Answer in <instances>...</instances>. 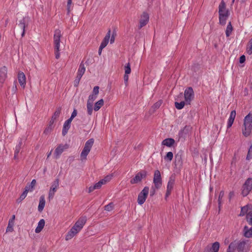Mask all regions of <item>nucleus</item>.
Here are the masks:
<instances>
[{"instance_id": "nucleus-56", "label": "nucleus", "mask_w": 252, "mask_h": 252, "mask_svg": "<svg viewBox=\"0 0 252 252\" xmlns=\"http://www.w3.org/2000/svg\"><path fill=\"white\" fill-rule=\"evenodd\" d=\"M161 104V102L160 101H159L157 102H156L154 105V107L155 108H158L159 107V106H160Z\"/></svg>"}, {"instance_id": "nucleus-55", "label": "nucleus", "mask_w": 252, "mask_h": 252, "mask_svg": "<svg viewBox=\"0 0 252 252\" xmlns=\"http://www.w3.org/2000/svg\"><path fill=\"white\" fill-rule=\"evenodd\" d=\"M245 60H246L245 56L244 55H242L240 58L239 62L241 63H242L245 62Z\"/></svg>"}, {"instance_id": "nucleus-23", "label": "nucleus", "mask_w": 252, "mask_h": 252, "mask_svg": "<svg viewBox=\"0 0 252 252\" xmlns=\"http://www.w3.org/2000/svg\"><path fill=\"white\" fill-rule=\"evenodd\" d=\"M244 236L246 238L252 237V227L249 228L248 226H245L243 230Z\"/></svg>"}, {"instance_id": "nucleus-18", "label": "nucleus", "mask_w": 252, "mask_h": 252, "mask_svg": "<svg viewBox=\"0 0 252 252\" xmlns=\"http://www.w3.org/2000/svg\"><path fill=\"white\" fill-rule=\"evenodd\" d=\"M236 111L235 110H233L231 112L230 116L227 121V128H229L231 127L233 122L234 121L235 117H236Z\"/></svg>"}, {"instance_id": "nucleus-43", "label": "nucleus", "mask_w": 252, "mask_h": 252, "mask_svg": "<svg viewBox=\"0 0 252 252\" xmlns=\"http://www.w3.org/2000/svg\"><path fill=\"white\" fill-rule=\"evenodd\" d=\"M59 185V179H56L53 183L52 184L51 188H53L57 190V189Z\"/></svg>"}, {"instance_id": "nucleus-25", "label": "nucleus", "mask_w": 252, "mask_h": 252, "mask_svg": "<svg viewBox=\"0 0 252 252\" xmlns=\"http://www.w3.org/2000/svg\"><path fill=\"white\" fill-rule=\"evenodd\" d=\"M45 225V220L43 219H41L39 220L37 226L35 229V232L36 233H38L41 231Z\"/></svg>"}, {"instance_id": "nucleus-21", "label": "nucleus", "mask_w": 252, "mask_h": 252, "mask_svg": "<svg viewBox=\"0 0 252 252\" xmlns=\"http://www.w3.org/2000/svg\"><path fill=\"white\" fill-rule=\"evenodd\" d=\"M110 36H111V31H110V30H109L106 35H105V36L104 37V39H103V40L102 41V42L100 44L101 48L102 47L105 48L107 46V45L108 44V43L109 42V39L110 38Z\"/></svg>"}, {"instance_id": "nucleus-33", "label": "nucleus", "mask_w": 252, "mask_h": 252, "mask_svg": "<svg viewBox=\"0 0 252 252\" xmlns=\"http://www.w3.org/2000/svg\"><path fill=\"white\" fill-rule=\"evenodd\" d=\"M56 191L57 189L50 188L48 194V199L49 200H51L53 198L55 193L56 192Z\"/></svg>"}, {"instance_id": "nucleus-30", "label": "nucleus", "mask_w": 252, "mask_h": 252, "mask_svg": "<svg viewBox=\"0 0 252 252\" xmlns=\"http://www.w3.org/2000/svg\"><path fill=\"white\" fill-rule=\"evenodd\" d=\"M93 111V103L87 102V111L89 115H92Z\"/></svg>"}, {"instance_id": "nucleus-54", "label": "nucleus", "mask_w": 252, "mask_h": 252, "mask_svg": "<svg viewBox=\"0 0 252 252\" xmlns=\"http://www.w3.org/2000/svg\"><path fill=\"white\" fill-rule=\"evenodd\" d=\"M128 74H125L124 75V82L126 84V85L127 84V82H128Z\"/></svg>"}, {"instance_id": "nucleus-19", "label": "nucleus", "mask_w": 252, "mask_h": 252, "mask_svg": "<svg viewBox=\"0 0 252 252\" xmlns=\"http://www.w3.org/2000/svg\"><path fill=\"white\" fill-rule=\"evenodd\" d=\"M175 143V141L174 139L172 138H168L163 140L162 142V145L168 147H172Z\"/></svg>"}, {"instance_id": "nucleus-58", "label": "nucleus", "mask_w": 252, "mask_h": 252, "mask_svg": "<svg viewBox=\"0 0 252 252\" xmlns=\"http://www.w3.org/2000/svg\"><path fill=\"white\" fill-rule=\"evenodd\" d=\"M94 189H96L94 185L93 186H91L89 188V192H91L93 191H94Z\"/></svg>"}, {"instance_id": "nucleus-7", "label": "nucleus", "mask_w": 252, "mask_h": 252, "mask_svg": "<svg viewBox=\"0 0 252 252\" xmlns=\"http://www.w3.org/2000/svg\"><path fill=\"white\" fill-rule=\"evenodd\" d=\"M149 189L145 187L139 193L137 198V202L139 205H142L146 201L149 193Z\"/></svg>"}, {"instance_id": "nucleus-52", "label": "nucleus", "mask_w": 252, "mask_h": 252, "mask_svg": "<svg viewBox=\"0 0 252 252\" xmlns=\"http://www.w3.org/2000/svg\"><path fill=\"white\" fill-rule=\"evenodd\" d=\"M35 184H36V180L35 179H33L30 185H29L31 187V190H33Z\"/></svg>"}, {"instance_id": "nucleus-4", "label": "nucleus", "mask_w": 252, "mask_h": 252, "mask_svg": "<svg viewBox=\"0 0 252 252\" xmlns=\"http://www.w3.org/2000/svg\"><path fill=\"white\" fill-rule=\"evenodd\" d=\"M62 33L59 29L55 30L54 34V46L55 58L58 59L60 57V39L62 37Z\"/></svg>"}, {"instance_id": "nucleus-36", "label": "nucleus", "mask_w": 252, "mask_h": 252, "mask_svg": "<svg viewBox=\"0 0 252 252\" xmlns=\"http://www.w3.org/2000/svg\"><path fill=\"white\" fill-rule=\"evenodd\" d=\"M246 219L249 224L252 225V211L247 214Z\"/></svg>"}, {"instance_id": "nucleus-42", "label": "nucleus", "mask_w": 252, "mask_h": 252, "mask_svg": "<svg viewBox=\"0 0 252 252\" xmlns=\"http://www.w3.org/2000/svg\"><path fill=\"white\" fill-rule=\"evenodd\" d=\"M114 207V204L113 203H110L108 205L105 206V210L107 211H111L113 210Z\"/></svg>"}, {"instance_id": "nucleus-20", "label": "nucleus", "mask_w": 252, "mask_h": 252, "mask_svg": "<svg viewBox=\"0 0 252 252\" xmlns=\"http://www.w3.org/2000/svg\"><path fill=\"white\" fill-rule=\"evenodd\" d=\"M72 121L69 120V119L65 121L64 123L63 131H62V134L63 136L65 135L66 133L68 132V129H69L70 127V124Z\"/></svg>"}, {"instance_id": "nucleus-35", "label": "nucleus", "mask_w": 252, "mask_h": 252, "mask_svg": "<svg viewBox=\"0 0 252 252\" xmlns=\"http://www.w3.org/2000/svg\"><path fill=\"white\" fill-rule=\"evenodd\" d=\"M18 26L22 29L23 32L22 33V36L23 37L25 35V25L24 20L23 19L19 21V24Z\"/></svg>"}, {"instance_id": "nucleus-17", "label": "nucleus", "mask_w": 252, "mask_h": 252, "mask_svg": "<svg viewBox=\"0 0 252 252\" xmlns=\"http://www.w3.org/2000/svg\"><path fill=\"white\" fill-rule=\"evenodd\" d=\"M86 71V68L85 67L84 64L83 62H82L79 66L78 71H77V75L78 80H80L85 73Z\"/></svg>"}, {"instance_id": "nucleus-3", "label": "nucleus", "mask_w": 252, "mask_h": 252, "mask_svg": "<svg viewBox=\"0 0 252 252\" xmlns=\"http://www.w3.org/2000/svg\"><path fill=\"white\" fill-rule=\"evenodd\" d=\"M219 23L221 25H224L228 18L229 12L226 7V4L223 0H222L219 6Z\"/></svg>"}, {"instance_id": "nucleus-63", "label": "nucleus", "mask_w": 252, "mask_h": 252, "mask_svg": "<svg viewBox=\"0 0 252 252\" xmlns=\"http://www.w3.org/2000/svg\"><path fill=\"white\" fill-rule=\"evenodd\" d=\"M233 195V192H230L229 193V197L231 198Z\"/></svg>"}, {"instance_id": "nucleus-2", "label": "nucleus", "mask_w": 252, "mask_h": 252, "mask_svg": "<svg viewBox=\"0 0 252 252\" xmlns=\"http://www.w3.org/2000/svg\"><path fill=\"white\" fill-rule=\"evenodd\" d=\"M242 134L248 137L252 134V114L249 113L244 118Z\"/></svg>"}, {"instance_id": "nucleus-64", "label": "nucleus", "mask_w": 252, "mask_h": 252, "mask_svg": "<svg viewBox=\"0 0 252 252\" xmlns=\"http://www.w3.org/2000/svg\"><path fill=\"white\" fill-rule=\"evenodd\" d=\"M52 151H50L47 155V158H49L51 155Z\"/></svg>"}, {"instance_id": "nucleus-51", "label": "nucleus", "mask_w": 252, "mask_h": 252, "mask_svg": "<svg viewBox=\"0 0 252 252\" xmlns=\"http://www.w3.org/2000/svg\"><path fill=\"white\" fill-rule=\"evenodd\" d=\"M17 90V83L16 81H15L14 82L13 86L12 87V92L13 94H15Z\"/></svg>"}, {"instance_id": "nucleus-62", "label": "nucleus", "mask_w": 252, "mask_h": 252, "mask_svg": "<svg viewBox=\"0 0 252 252\" xmlns=\"http://www.w3.org/2000/svg\"><path fill=\"white\" fill-rule=\"evenodd\" d=\"M103 48H102V47L101 48V45H100V46H99V49H98V54H99V55H101V52H102V49H103Z\"/></svg>"}, {"instance_id": "nucleus-44", "label": "nucleus", "mask_w": 252, "mask_h": 252, "mask_svg": "<svg viewBox=\"0 0 252 252\" xmlns=\"http://www.w3.org/2000/svg\"><path fill=\"white\" fill-rule=\"evenodd\" d=\"M252 158V146H251L249 149L246 159L247 160H250Z\"/></svg>"}, {"instance_id": "nucleus-46", "label": "nucleus", "mask_w": 252, "mask_h": 252, "mask_svg": "<svg viewBox=\"0 0 252 252\" xmlns=\"http://www.w3.org/2000/svg\"><path fill=\"white\" fill-rule=\"evenodd\" d=\"M105 185V184L103 183V182L101 180L99 182L96 183L94 185V186H95L96 189H99L101 187L102 185Z\"/></svg>"}, {"instance_id": "nucleus-5", "label": "nucleus", "mask_w": 252, "mask_h": 252, "mask_svg": "<svg viewBox=\"0 0 252 252\" xmlns=\"http://www.w3.org/2000/svg\"><path fill=\"white\" fill-rule=\"evenodd\" d=\"M94 142V140L93 139H90L85 143L84 147L80 155L81 160H83L86 159L87 156L90 153L91 149L93 145Z\"/></svg>"}, {"instance_id": "nucleus-59", "label": "nucleus", "mask_w": 252, "mask_h": 252, "mask_svg": "<svg viewBox=\"0 0 252 252\" xmlns=\"http://www.w3.org/2000/svg\"><path fill=\"white\" fill-rule=\"evenodd\" d=\"M25 190H27V193H28L29 191H32L33 190H31V187L29 185H27L25 188Z\"/></svg>"}, {"instance_id": "nucleus-27", "label": "nucleus", "mask_w": 252, "mask_h": 252, "mask_svg": "<svg viewBox=\"0 0 252 252\" xmlns=\"http://www.w3.org/2000/svg\"><path fill=\"white\" fill-rule=\"evenodd\" d=\"M104 101L103 99H100L97 102H96L94 105V109L95 111H98L100 108L103 105Z\"/></svg>"}, {"instance_id": "nucleus-47", "label": "nucleus", "mask_w": 252, "mask_h": 252, "mask_svg": "<svg viewBox=\"0 0 252 252\" xmlns=\"http://www.w3.org/2000/svg\"><path fill=\"white\" fill-rule=\"evenodd\" d=\"M99 93V87L95 86L93 90L92 94L97 95Z\"/></svg>"}, {"instance_id": "nucleus-60", "label": "nucleus", "mask_w": 252, "mask_h": 252, "mask_svg": "<svg viewBox=\"0 0 252 252\" xmlns=\"http://www.w3.org/2000/svg\"><path fill=\"white\" fill-rule=\"evenodd\" d=\"M114 41H115V35H114V34H113L111 37L110 43H114Z\"/></svg>"}, {"instance_id": "nucleus-38", "label": "nucleus", "mask_w": 252, "mask_h": 252, "mask_svg": "<svg viewBox=\"0 0 252 252\" xmlns=\"http://www.w3.org/2000/svg\"><path fill=\"white\" fill-rule=\"evenodd\" d=\"M97 95L91 94L89 96L87 102L90 103H94V101L96 99Z\"/></svg>"}, {"instance_id": "nucleus-48", "label": "nucleus", "mask_w": 252, "mask_h": 252, "mask_svg": "<svg viewBox=\"0 0 252 252\" xmlns=\"http://www.w3.org/2000/svg\"><path fill=\"white\" fill-rule=\"evenodd\" d=\"M77 110L76 109H74L73 111L71 114V117H70V118H69V119L72 121V120L77 116Z\"/></svg>"}, {"instance_id": "nucleus-37", "label": "nucleus", "mask_w": 252, "mask_h": 252, "mask_svg": "<svg viewBox=\"0 0 252 252\" xmlns=\"http://www.w3.org/2000/svg\"><path fill=\"white\" fill-rule=\"evenodd\" d=\"M185 104V102L184 101H181L180 102H176L175 103L176 108L179 110L182 109L184 107Z\"/></svg>"}, {"instance_id": "nucleus-49", "label": "nucleus", "mask_w": 252, "mask_h": 252, "mask_svg": "<svg viewBox=\"0 0 252 252\" xmlns=\"http://www.w3.org/2000/svg\"><path fill=\"white\" fill-rule=\"evenodd\" d=\"M52 125H53V124H52V123H50L49 126L47 127V128H46L44 130V133H47L50 132L52 130Z\"/></svg>"}, {"instance_id": "nucleus-9", "label": "nucleus", "mask_w": 252, "mask_h": 252, "mask_svg": "<svg viewBox=\"0 0 252 252\" xmlns=\"http://www.w3.org/2000/svg\"><path fill=\"white\" fill-rule=\"evenodd\" d=\"M87 221V218L85 216L80 217L75 224L73 226V228L78 233L83 227Z\"/></svg>"}, {"instance_id": "nucleus-11", "label": "nucleus", "mask_w": 252, "mask_h": 252, "mask_svg": "<svg viewBox=\"0 0 252 252\" xmlns=\"http://www.w3.org/2000/svg\"><path fill=\"white\" fill-rule=\"evenodd\" d=\"M153 182L156 189H159L161 187L162 180L161 174L160 171L158 170L155 171Z\"/></svg>"}, {"instance_id": "nucleus-24", "label": "nucleus", "mask_w": 252, "mask_h": 252, "mask_svg": "<svg viewBox=\"0 0 252 252\" xmlns=\"http://www.w3.org/2000/svg\"><path fill=\"white\" fill-rule=\"evenodd\" d=\"M77 233L78 232L74 229V228L72 227L66 235V240H68L72 239Z\"/></svg>"}, {"instance_id": "nucleus-1", "label": "nucleus", "mask_w": 252, "mask_h": 252, "mask_svg": "<svg viewBox=\"0 0 252 252\" xmlns=\"http://www.w3.org/2000/svg\"><path fill=\"white\" fill-rule=\"evenodd\" d=\"M251 248L249 240H240L232 242L229 245L227 252H233L235 249L238 252H249Z\"/></svg>"}, {"instance_id": "nucleus-32", "label": "nucleus", "mask_w": 252, "mask_h": 252, "mask_svg": "<svg viewBox=\"0 0 252 252\" xmlns=\"http://www.w3.org/2000/svg\"><path fill=\"white\" fill-rule=\"evenodd\" d=\"M174 162L176 165H181L182 164V158L181 155L177 154L175 156Z\"/></svg>"}, {"instance_id": "nucleus-26", "label": "nucleus", "mask_w": 252, "mask_h": 252, "mask_svg": "<svg viewBox=\"0 0 252 252\" xmlns=\"http://www.w3.org/2000/svg\"><path fill=\"white\" fill-rule=\"evenodd\" d=\"M45 205V200L44 196H40L39 198V203L38 206V210L39 212L43 211Z\"/></svg>"}, {"instance_id": "nucleus-16", "label": "nucleus", "mask_w": 252, "mask_h": 252, "mask_svg": "<svg viewBox=\"0 0 252 252\" xmlns=\"http://www.w3.org/2000/svg\"><path fill=\"white\" fill-rule=\"evenodd\" d=\"M18 80L21 86L23 88H25L26 84V76L23 72H19L18 73Z\"/></svg>"}, {"instance_id": "nucleus-14", "label": "nucleus", "mask_w": 252, "mask_h": 252, "mask_svg": "<svg viewBox=\"0 0 252 252\" xmlns=\"http://www.w3.org/2000/svg\"><path fill=\"white\" fill-rule=\"evenodd\" d=\"M146 172L145 171H142L138 172L135 177L131 179L130 182L131 184H137L140 182L142 179L146 178Z\"/></svg>"}, {"instance_id": "nucleus-28", "label": "nucleus", "mask_w": 252, "mask_h": 252, "mask_svg": "<svg viewBox=\"0 0 252 252\" xmlns=\"http://www.w3.org/2000/svg\"><path fill=\"white\" fill-rule=\"evenodd\" d=\"M61 108H58L56 110L52 117V119L50 121V123H52V124H53L54 123L55 121L60 116V115L61 114Z\"/></svg>"}, {"instance_id": "nucleus-40", "label": "nucleus", "mask_w": 252, "mask_h": 252, "mask_svg": "<svg viewBox=\"0 0 252 252\" xmlns=\"http://www.w3.org/2000/svg\"><path fill=\"white\" fill-rule=\"evenodd\" d=\"M131 72V68L129 63H127L125 66V74H129Z\"/></svg>"}, {"instance_id": "nucleus-15", "label": "nucleus", "mask_w": 252, "mask_h": 252, "mask_svg": "<svg viewBox=\"0 0 252 252\" xmlns=\"http://www.w3.org/2000/svg\"><path fill=\"white\" fill-rule=\"evenodd\" d=\"M149 20V17L148 13L146 12H143L140 17L138 28L140 29L142 27H144L145 26H146Z\"/></svg>"}, {"instance_id": "nucleus-12", "label": "nucleus", "mask_w": 252, "mask_h": 252, "mask_svg": "<svg viewBox=\"0 0 252 252\" xmlns=\"http://www.w3.org/2000/svg\"><path fill=\"white\" fill-rule=\"evenodd\" d=\"M7 77V68L5 66H3L0 68V89L3 86Z\"/></svg>"}, {"instance_id": "nucleus-29", "label": "nucleus", "mask_w": 252, "mask_h": 252, "mask_svg": "<svg viewBox=\"0 0 252 252\" xmlns=\"http://www.w3.org/2000/svg\"><path fill=\"white\" fill-rule=\"evenodd\" d=\"M233 31V27L230 22L228 23L225 30V34L226 37H229Z\"/></svg>"}, {"instance_id": "nucleus-61", "label": "nucleus", "mask_w": 252, "mask_h": 252, "mask_svg": "<svg viewBox=\"0 0 252 252\" xmlns=\"http://www.w3.org/2000/svg\"><path fill=\"white\" fill-rule=\"evenodd\" d=\"M80 80H78V76H76V78L74 81V85L75 86H77L78 85V84H79V82L80 81Z\"/></svg>"}, {"instance_id": "nucleus-41", "label": "nucleus", "mask_w": 252, "mask_h": 252, "mask_svg": "<svg viewBox=\"0 0 252 252\" xmlns=\"http://www.w3.org/2000/svg\"><path fill=\"white\" fill-rule=\"evenodd\" d=\"M112 178V175H108L105 177L101 181L104 184H106L107 182H109Z\"/></svg>"}, {"instance_id": "nucleus-39", "label": "nucleus", "mask_w": 252, "mask_h": 252, "mask_svg": "<svg viewBox=\"0 0 252 252\" xmlns=\"http://www.w3.org/2000/svg\"><path fill=\"white\" fill-rule=\"evenodd\" d=\"M248 210H249L248 206L247 205V206L243 207L241 208V211L240 215L242 216L245 215V214H246L247 213Z\"/></svg>"}, {"instance_id": "nucleus-45", "label": "nucleus", "mask_w": 252, "mask_h": 252, "mask_svg": "<svg viewBox=\"0 0 252 252\" xmlns=\"http://www.w3.org/2000/svg\"><path fill=\"white\" fill-rule=\"evenodd\" d=\"M224 195V192L223 190L221 191L219 194V198H218L219 207H220V206L221 201V199L223 198Z\"/></svg>"}, {"instance_id": "nucleus-13", "label": "nucleus", "mask_w": 252, "mask_h": 252, "mask_svg": "<svg viewBox=\"0 0 252 252\" xmlns=\"http://www.w3.org/2000/svg\"><path fill=\"white\" fill-rule=\"evenodd\" d=\"M68 148V145L67 144H60L55 149L54 152V155L55 158L58 159L60 158L61 154L66 149Z\"/></svg>"}, {"instance_id": "nucleus-31", "label": "nucleus", "mask_w": 252, "mask_h": 252, "mask_svg": "<svg viewBox=\"0 0 252 252\" xmlns=\"http://www.w3.org/2000/svg\"><path fill=\"white\" fill-rule=\"evenodd\" d=\"M173 158V154L171 152H168L164 157V159L165 161H171Z\"/></svg>"}, {"instance_id": "nucleus-10", "label": "nucleus", "mask_w": 252, "mask_h": 252, "mask_svg": "<svg viewBox=\"0 0 252 252\" xmlns=\"http://www.w3.org/2000/svg\"><path fill=\"white\" fill-rule=\"evenodd\" d=\"M175 181V177L174 175H171L169 179L167 185V189L165 194V199L170 195L171 191L173 189Z\"/></svg>"}, {"instance_id": "nucleus-53", "label": "nucleus", "mask_w": 252, "mask_h": 252, "mask_svg": "<svg viewBox=\"0 0 252 252\" xmlns=\"http://www.w3.org/2000/svg\"><path fill=\"white\" fill-rule=\"evenodd\" d=\"M20 147H21L20 144L16 146L15 151H14L15 154H18V153H19L20 150Z\"/></svg>"}, {"instance_id": "nucleus-34", "label": "nucleus", "mask_w": 252, "mask_h": 252, "mask_svg": "<svg viewBox=\"0 0 252 252\" xmlns=\"http://www.w3.org/2000/svg\"><path fill=\"white\" fill-rule=\"evenodd\" d=\"M247 52L249 55L252 54V38L250 40L247 45Z\"/></svg>"}, {"instance_id": "nucleus-50", "label": "nucleus", "mask_w": 252, "mask_h": 252, "mask_svg": "<svg viewBox=\"0 0 252 252\" xmlns=\"http://www.w3.org/2000/svg\"><path fill=\"white\" fill-rule=\"evenodd\" d=\"M27 194L28 193H27V190H24V192L21 194L20 197V199L21 200H23V199H24L27 196Z\"/></svg>"}, {"instance_id": "nucleus-8", "label": "nucleus", "mask_w": 252, "mask_h": 252, "mask_svg": "<svg viewBox=\"0 0 252 252\" xmlns=\"http://www.w3.org/2000/svg\"><path fill=\"white\" fill-rule=\"evenodd\" d=\"M184 96L186 103L190 104L194 98V92L191 87H189L185 90Z\"/></svg>"}, {"instance_id": "nucleus-57", "label": "nucleus", "mask_w": 252, "mask_h": 252, "mask_svg": "<svg viewBox=\"0 0 252 252\" xmlns=\"http://www.w3.org/2000/svg\"><path fill=\"white\" fill-rule=\"evenodd\" d=\"M71 2H72L71 0H68L67 7V10H68V12H69L70 11V7Z\"/></svg>"}, {"instance_id": "nucleus-22", "label": "nucleus", "mask_w": 252, "mask_h": 252, "mask_svg": "<svg viewBox=\"0 0 252 252\" xmlns=\"http://www.w3.org/2000/svg\"><path fill=\"white\" fill-rule=\"evenodd\" d=\"M15 218V216L13 215L12 217V218L9 220L8 226L6 228V232H12L13 230V225L14 223V220Z\"/></svg>"}, {"instance_id": "nucleus-6", "label": "nucleus", "mask_w": 252, "mask_h": 252, "mask_svg": "<svg viewBox=\"0 0 252 252\" xmlns=\"http://www.w3.org/2000/svg\"><path fill=\"white\" fill-rule=\"evenodd\" d=\"M252 189V178H249L246 180L242 187V194L246 196Z\"/></svg>"}]
</instances>
